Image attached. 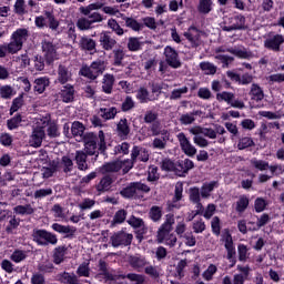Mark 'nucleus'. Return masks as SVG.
<instances>
[{
	"instance_id": "1",
	"label": "nucleus",
	"mask_w": 284,
	"mask_h": 284,
	"mask_svg": "<svg viewBox=\"0 0 284 284\" xmlns=\"http://www.w3.org/2000/svg\"><path fill=\"white\" fill-rule=\"evenodd\" d=\"M82 141L84 143V152L89 156H99V152H105V150H108L105 133H103V131H99L98 135L95 133L88 132L83 135Z\"/></svg>"
},
{
	"instance_id": "2",
	"label": "nucleus",
	"mask_w": 284,
	"mask_h": 284,
	"mask_svg": "<svg viewBox=\"0 0 284 284\" xmlns=\"http://www.w3.org/2000/svg\"><path fill=\"white\" fill-rule=\"evenodd\" d=\"M175 223L173 214H166L165 222L158 230V243H165L169 247H174L176 245V235L170 233L173 230Z\"/></svg>"
},
{
	"instance_id": "3",
	"label": "nucleus",
	"mask_w": 284,
	"mask_h": 284,
	"mask_svg": "<svg viewBox=\"0 0 284 284\" xmlns=\"http://www.w3.org/2000/svg\"><path fill=\"white\" fill-rule=\"evenodd\" d=\"M30 37V31L28 29H17L11 34V41L8 43L9 45V54H17L20 50L23 49V43L28 41V38Z\"/></svg>"
},
{
	"instance_id": "4",
	"label": "nucleus",
	"mask_w": 284,
	"mask_h": 284,
	"mask_svg": "<svg viewBox=\"0 0 284 284\" xmlns=\"http://www.w3.org/2000/svg\"><path fill=\"white\" fill-rule=\"evenodd\" d=\"M103 72H105V61L102 60L94 61L90 67L83 65L80 69L81 77H85V79H90V81H95Z\"/></svg>"
},
{
	"instance_id": "5",
	"label": "nucleus",
	"mask_w": 284,
	"mask_h": 284,
	"mask_svg": "<svg viewBox=\"0 0 284 284\" xmlns=\"http://www.w3.org/2000/svg\"><path fill=\"white\" fill-rule=\"evenodd\" d=\"M32 239L34 243L42 245L43 247H47V245H57V243H59L57 235L47 230H33Z\"/></svg>"
},
{
	"instance_id": "6",
	"label": "nucleus",
	"mask_w": 284,
	"mask_h": 284,
	"mask_svg": "<svg viewBox=\"0 0 284 284\" xmlns=\"http://www.w3.org/2000/svg\"><path fill=\"white\" fill-rule=\"evenodd\" d=\"M84 17L78 19L77 28L79 30H92L94 23H101L103 21V16L99 12L89 11V13H82Z\"/></svg>"
},
{
	"instance_id": "7",
	"label": "nucleus",
	"mask_w": 284,
	"mask_h": 284,
	"mask_svg": "<svg viewBox=\"0 0 284 284\" xmlns=\"http://www.w3.org/2000/svg\"><path fill=\"white\" fill-rule=\"evenodd\" d=\"M133 239H134V235H132V233H125V231H119L113 233V235L110 237V243L112 247H121V245H123L124 247H128V245H132Z\"/></svg>"
},
{
	"instance_id": "8",
	"label": "nucleus",
	"mask_w": 284,
	"mask_h": 284,
	"mask_svg": "<svg viewBox=\"0 0 284 284\" xmlns=\"http://www.w3.org/2000/svg\"><path fill=\"white\" fill-rule=\"evenodd\" d=\"M164 57L168 65H170V68H173L174 70H178V68H181V65H183V63L181 62V58L179 57V52L170 45L164 48Z\"/></svg>"
},
{
	"instance_id": "9",
	"label": "nucleus",
	"mask_w": 284,
	"mask_h": 284,
	"mask_svg": "<svg viewBox=\"0 0 284 284\" xmlns=\"http://www.w3.org/2000/svg\"><path fill=\"white\" fill-rule=\"evenodd\" d=\"M41 48L47 63H53L57 59V44L50 40H42Z\"/></svg>"
},
{
	"instance_id": "10",
	"label": "nucleus",
	"mask_w": 284,
	"mask_h": 284,
	"mask_svg": "<svg viewBox=\"0 0 284 284\" xmlns=\"http://www.w3.org/2000/svg\"><path fill=\"white\" fill-rule=\"evenodd\" d=\"M99 43L102 50H105V52H112L115 50L116 45H119L116 39H114V37H112L108 31L100 33Z\"/></svg>"
},
{
	"instance_id": "11",
	"label": "nucleus",
	"mask_w": 284,
	"mask_h": 284,
	"mask_svg": "<svg viewBox=\"0 0 284 284\" xmlns=\"http://www.w3.org/2000/svg\"><path fill=\"white\" fill-rule=\"evenodd\" d=\"M176 138L182 152H184L186 156H194L196 154V148L192 145V142H190V139H187L185 133L181 132L176 135Z\"/></svg>"
},
{
	"instance_id": "12",
	"label": "nucleus",
	"mask_w": 284,
	"mask_h": 284,
	"mask_svg": "<svg viewBox=\"0 0 284 284\" xmlns=\"http://www.w3.org/2000/svg\"><path fill=\"white\" fill-rule=\"evenodd\" d=\"M43 139H45V129L43 126H36L30 135L29 145L31 148H41Z\"/></svg>"
},
{
	"instance_id": "13",
	"label": "nucleus",
	"mask_w": 284,
	"mask_h": 284,
	"mask_svg": "<svg viewBox=\"0 0 284 284\" xmlns=\"http://www.w3.org/2000/svg\"><path fill=\"white\" fill-rule=\"evenodd\" d=\"M224 247L227 252L226 258L232 263L231 267H234L236 265V248L234 247V241L232 240V234L230 232H226V236L224 239Z\"/></svg>"
},
{
	"instance_id": "14",
	"label": "nucleus",
	"mask_w": 284,
	"mask_h": 284,
	"mask_svg": "<svg viewBox=\"0 0 284 284\" xmlns=\"http://www.w3.org/2000/svg\"><path fill=\"white\" fill-rule=\"evenodd\" d=\"M284 43V37L283 34H275L272 37H268L264 41V48L266 50H272L273 52H281V45Z\"/></svg>"
},
{
	"instance_id": "15",
	"label": "nucleus",
	"mask_w": 284,
	"mask_h": 284,
	"mask_svg": "<svg viewBox=\"0 0 284 284\" xmlns=\"http://www.w3.org/2000/svg\"><path fill=\"white\" fill-rule=\"evenodd\" d=\"M185 39L191 43L192 48H199L203 41H201V31L196 27H190L186 32H184Z\"/></svg>"
},
{
	"instance_id": "16",
	"label": "nucleus",
	"mask_w": 284,
	"mask_h": 284,
	"mask_svg": "<svg viewBox=\"0 0 284 284\" xmlns=\"http://www.w3.org/2000/svg\"><path fill=\"white\" fill-rule=\"evenodd\" d=\"M239 274L233 276V284H245V281H250V274L252 272V267L250 265H237Z\"/></svg>"
},
{
	"instance_id": "17",
	"label": "nucleus",
	"mask_w": 284,
	"mask_h": 284,
	"mask_svg": "<svg viewBox=\"0 0 284 284\" xmlns=\"http://www.w3.org/2000/svg\"><path fill=\"white\" fill-rule=\"evenodd\" d=\"M215 52L219 54L220 52H230V54H234V57H237L239 59H253L254 53L252 51L247 50H241V49H234V48H229L224 49L223 47H219L215 49Z\"/></svg>"
},
{
	"instance_id": "18",
	"label": "nucleus",
	"mask_w": 284,
	"mask_h": 284,
	"mask_svg": "<svg viewBox=\"0 0 284 284\" xmlns=\"http://www.w3.org/2000/svg\"><path fill=\"white\" fill-rule=\"evenodd\" d=\"M79 47L81 48V50L90 52L91 54H93V52H97V41L88 36L81 37L79 41Z\"/></svg>"
},
{
	"instance_id": "19",
	"label": "nucleus",
	"mask_w": 284,
	"mask_h": 284,
	"mask_svg": "<svg viewBox=\"0 0 284 284\" xmlns=\"http://www.w3.org/2000/svg\"><path fill=\"white\" fill-rule=\"evenodd\" d=\"M131 159H133L135 162L139 160L143 163H148V161H150V153H148V150L135 145L131 150Z\"/></svg>"
},
{
	"instance_id": "20",
	"label": "nucleus",
	"mask_w": 284,
	"mask_h": 284,
	"mask_svg": "<svg viewBox=\"0 0 284 284\" xmlns=\"http://www.w3.org/2000/svg\"><path fill=\"white\" fill-rule=\"evenodd\" d=\"M235 23L223 27L224 32H232L234 30H247V26H245V18L243 14H239L234 17Z\"/></svg>"
},
{
	"instance_id": "21",
	"label": "nucleus",
	"mask_w": 284,
	"mask_h": 284,
	"mask_svg": "<svg viewBox=\"0 0 284 284\" xmlns=\"http://www.w3.org/2000/svg\"><path fill=\"white\" fill-rule=\"evenodd\" d=\"M116 132L122 141H125L128 136H130V124L128 123V119L123 118L119 121L116 124Z\"/></svg>"
},
{
	"instance_id": "22",
	"label": "nucleus",
	"mask_w": 284,
	"mask_h": 284,
	"mask_svg": "<svg viewBox=\"0 0 284 284\" xmlns=\"http://www.w3.org/2000/svg\"><path fill=\"white\" fill-rule=\"evenodd\" d=\"M59 95L62 99L63 103H72V101H74V87L71 84L62 87Z\"/></svg>"
},
{
	"instance_id": "23",
	"label": "nucleus",
	"mask_w": 284,
	"mask_h": 284,
	"mask_svg": "<svg viewBox=\"0 0 284 284\" xmlns=\"http://www.w3.org/2000/svg\"><path fill=\"white\" fill-rule=\"evenodd\" d=\"M99 272L97 278H104L105 282L114 281V275L108 270V262L103 260L99 261Z\"/></svg>"
},
{
	"instance_id": "24",
	"label": "nucleus",
	"mask_w": 284,
	"mask_h": 284,
	"mask_svg": "<svg viewBox=\"0 0 284 284\" xmlns=\"http://www.w3.org/2000/svg\"><path fill=\"white\" fill-rule=\"evenodd\" d=\"M114 183V180H112V176L106 175L103 176L100 182L95 185L97 192L99 194H103V192H110L112 184Z\"/></svg>"
},
{
	"instance_id": "25",
	"label": "nucleus",
	"mask_w": 284,
	"mask_h": 284,
	"mask_svg": "<svg viewBox=\"0 0 284 284\" xmlns=\"http://www.w3.org/2000/svg\"><path fill=\"white\" fill-rule=\"evenodd\" d=\"M191 134H202L206 139H216V130L212 128L194 126L190 129Z\"/></svg>"
},
{
	"instance_id": "26",
	"label": "nucleus",
	"mask_w": 284,
	"mask_h": 284,
	"mask_svg": "<svg viewBox=\"0 0 284 284\" xmlns=\"http://www.w3.org/2000/svg\"><path fill=\"white\" fill-rule=\"evenodd\" d=\"M85 132V126L83 125V123L75 121L72 123L71 126V134L72 136H74L75 141H83V136H85V134H83Z\"/></svg>"
},
{
	"instance_id": "27",
	"label": "nucleus",
	"mask_w": 284,
	"mask_h": 284,
	"mask_svg": "<svg viewBox=\"0 0 284 284\" xmlns=\"http://www.w3.org/2000/svg\"><path fill=\"white\" fill-rule=\"evenodd\" d=\"M58 81L62 85H65V83H68V81H72V72H70V70H68V67H65L63 64H60L58 67Z\"/></svg>"
},
{
	"instance_id": "28",
	"label": "nucleus",
	"mask_w": 284,
	"mask_h": 284,
	"mask_svg": "<svg viewBox=\"0 0 284 284\" xmlns=\"http://www.w3.org/2000/svg\"><path fill=\"white\" fill-rule=\"evenodd\" d=\"M88 153L85 151H77L75 152V163L78 165V170L81 172H85L88 170Z\"/></svg>"
},
{
	"instance_id": "29",
	"label": "nucleus",
	"mask_w": 284,
	"mask_h": 284,
	"mask_svg": "<svg viewBox=\"0 0 284 284\" xmlns=\"http://www.w3.org/2000/svg\"><path fill=\"white\" fill-rule=\"evenodd\" d=\"M47 88H50V78L42 77V78H37L34 80L33 90L34 92H38V94H43Z\"/></svg>"
},
{
	"instance_id": "30",
	"label": "nucleus",
	"mask_w": 284,
	"mask_h": 284,
	"mask_svg": "<svg viewBox=\"0 0 284 284\" xmlns=\"http://www.w3.org/2000/svg\"><path fill=\"white\" fill-rule=\"evenodd\" d=\"M194 162L190 159H185L184 161H178V176H183L184 174H187L190 170H193Z\"/></svg>"
},
{
	"instance_id": "31",
	"label": "nucleus",
	"mask_w": 284,
	"mask_h": 284,
	"mask_svg": "<svg viewBox=\"0 0 284 284\" xmlns=\"http://www.w3.org/2000/svg\"><path fill=\"white\" fill-rule=\"evenodd\" d=\"M161 170L164 172H174L179 176V161L174 162L166 158L161 162Z\"/></svg>"
},
{
	"instance_id": "32",
	"label": "nucleus",
	"mask_w": 284,
	"mask_h": 284,
	"mask_svg": "<svg viewBox=\"0 0 284 284\" xmlns=\"http://www.w3.org/2000/svg\"><path fill=\"white\" fill-rule=\"evenodd\" d=\"M112 90H114V75L106 73L102 80V91L105 94H112Z\"/></svg>"
},
{
	"instance_id": "33",
	"label": "nucleus",
	"mask_w": 284,
	"mask_h": 284,
	"mask_svg": "<svg viewBox=\"0 0 284 284\" xmlns=\"http://www.w3.org/2000/svg\"><path fill=\"white\" fill-rule=\"evenodd\" d=\"M59 170H62L64 174H70L74 170V162L68 155L62 156L61 161L58 162Z\"/></svg>"
},
{
	"instance_id": "34",
	"label": "nucleus",
	"mask_w": 284,
	"mask_h": 284,
	"mask_svg": "<svg viewBox=\"0 0 284 284\" xmlns=\"http://www.w3.org/2000/svg\"><path fill=\"white\" fill-rule=\"evenodd\" d=\"M52 230L59 234H68L67 236H74V234H77V227L70 225L65 226L59 223H53Z\"/></svg>"
},
{
	"instance_id": "35",
	"label": "nucleus",
	"mask_w": 284,
	"mask_h": 284,
	"mask_svg": "<svg viewBox=\"0 0 284 284\" xmlns=\"http://www.w3.org/2000/svg\"><path fill=\"white\" fill-rule=\"evenodd\" d=\"M45 126H48L47 134L50 139H57V136L60 135L59 126L57 125V123L50 122V120H44L42 123V128L44 129Z\"/></svg>"
},
{
	"instance_id": "36",
	"label": "nucleus",
	"mask_w": 284,
	"mask_h": 284,
	"mask_svg": "<svg viewBox=\"0 0 284 284\" xmlns=\"http://www.w3.org/2000/svg\"><path fill=\"white\" fill-rule=\"evenodd\" d=\"M103 174H112L114 172H121V160L108 162L102 165Z\"/></svg>"
},
{
	"instance_id": "37",
	"label": "nucleus",
	"mask_w": 284,
	"mask_h": 284,
	"mask_svg": "<svg viewBox=\"0 0 284 284\" xmlns=\"http://www.w3.org/2000/svg\"><path fill=\"white\" fill-rule=\"evenodd\" d=\"M65 252H68V247L65 246H58L53 251V263L55 265H61L63 261H65Z\"/></svg>"
},
{
	"instance_id": "38",
	"label": "nucleus",
	"mask_w": 284,
	"mask_h": 284,
	"mask_svg": "<svg viewBox=\"0 0 284 284\" xmlns=\"http://www.w3.org/2000/svg\"><path fill=\"white\" fill-rule=\"evenodd\" d=\"M105 6V1L99 0L95 1L87 7H80L79 11L81 14H90V12H93V10H101Z\"/></svg>"
},
{
	"instance_id": "39",
	"label": "nucleus",
	"mask_w": 284,
	"mask_h": 284,
	"mask_svg": "<svg viewBox=\"0 0 284 284\" xmlns=\"http://www.w3.org/2000/svg\"><path fill=\"white\" fill-rule=\"evenodd\" d=\"M13 212L16 214H20L21 216H30L37 212V209L32 207V204L17 205L13 207Z\"/></svg>"
},
{
	"instance_id": "40",
	"label": "nucleus",
	"mask_w": 284,
	"mask_h": 284,
	"mask_svg": "<svg viewBox=\"0 0 284 284\" xmlns=\"http://www.w3.org/2000/svg\"><path fill=\"white\" fill-rule=\"evenodd\" d=\"M113 65L116 68L123 65V60L125 59V50L123 48L113 49Z\"/></svg>"
},
{
	"instance_id": "41",
	"label": "nucleus",
	"mask_w": 284,
	"mask_h": 284,
	"mask_svg": "<svg viewBox=\"0 0 284 284\" xmlns=\"http://www.w3.org/2000/svg\"><path fill=\"white\" fill-rule=\"evenodd\" d=\"M13 12L18 17L28 14V4H26V0H16L13 4Z\"/></svg>"
},
{
	"instance_id": "42",
	"label": "nucleus",
	"mask_w": 284,
	"mask_h": 284,
	"mask_svg": "<svg viewBox=\"0 0 284 284\" xmlns=\"http://www.w3.org/2000/svg\"><path fill=\"white\" fill-rule=\"evenodd\" d=\"M250 94H251L253 101L258 102V101H263V99H265V93L263 92V89L256 83L252 84Z\"/></svg>"
},
{
	"instance_id": "43",
	"label": "nucleus",
	"mask_w": 284,
	"mask_h": 284,
	"mask_svg": "<svg viewBox=\"0 0 284 284\" xmlns=\"http://www.w3.org/2000/svg\"><path fill=\"white\" fill-rule=\"evenodd\" d=\"M120 194L123 196V199H139L136 195L134 182H131L126 187L122 189Z\"/></svg>"
},
{
	"instance_id": "44",
	"label": "nucleus",
	"mask_w": 284,
	"mask_h": 284,
	"mask_svg": "<svg viewBox=\"0 0 284 284\" xmlns=\"http://www.w3.org/2000/svg\"><path fill=\"white\" fill-rule=\"evenodd\" d=\"M135 187V194L138 199H143V194H150L151 190L150 186L143 182H133Z\"/></svg>"
},
{
	"instance_id": "45",
	"label": "nucleus",
	"mask_w": 284,
	"mask_h": 284,
	"mask_svg": "<svg viewBox=\"0 0 284 284\" xmlns=\"http://www.w3.org/2000/svg\"><path fill=\"white\" fill-rule=\"evenodd\" d=\"M118 110L114 106L111 108H101L99 114L104 121H110V119H114L118 114Z\"/></svg>"
},
{
	"instance_id": "46",
	"label": "nucleus",
	"mask_w": 284,
	"mask_h": 284,
	"mask_svg": "<svg viewBox=\"0 0 284 284\" xmlns=\"http://www.w3.org/2000/svg\"><path fill=\"white\" fill-rule=\"evenodd\" d=\"M149 219L153 221V223H159L161 219H163V209L161 206H152L149 211Z\"/></svg>"
},
{
	"instance_id": "47",
	"label": "nucleus",
	"mask_w": 284,
	"mask_h": 284,
	"mask_svg": "<svg viewBox=\"0 0 284 284\" xmlns=\"http://www.w3.org/2000/svg\"><path fill=\"white\" fill-rule=\"evenodd\" d=\"M125 219H128V211L125 210H119L111 221V227H114L115 225H121V223H125Z\"/></svg>"
},
{
	"instance_id": "48",
	"label": "nucleus",
	"mask_w": 284,
	"mask_h": 284,
	"mask_svg": "<svg viewBox=\"0 0 284 284\" xmlns=\"http://www.w3.org/2000/svg\"><path fill=\"white\" fill-rule=\"evenodd\" d=\"M247 207H250V197H247V195H241L239 197V201L236 202V206H235L236 212H239L240 214H243V212H245Z\"/></svg>"
},
{
	"instance_id": "49",
	"label": "nucleus",
	"mask_w": 284,
	"mask_h": 284,
	"mask_svg": "<svg viewBox=\"0 0 284 284\" xmlns=\"http://www.w3.org/2000/svg\"><path fill=\"white\" fill-rule=\"evenodd\" d=\"M271 219H270V214H262L256 222V225L253 227H248L250 232H256L258 230H261V227H265V225H267V223H270Z\"/></svg>"
},
{
	"instance_id": "50",
	"label": "nucleus",
	"mask_w": 284,
	"mask_h": 284,
	"mask_svg": "<svg viewBox=\"0 0 284 284\" xmlns=\"http://www.w3.org/2000/svg\"><path fill=\"white\" fill-rule=\"evenodd\" d=\"M28 258V252L23 250H14L13 253L10 255V261L13 263H22Z\"/></svg>"
},
{
	"instance_id": "51",
	"label": "nucleus",
	"mask_w": 284,
	"mask_h": 284,
	"mask_svg": "<svg viewBox=\"0 0 284 284\" xmlns=\"http://www.w3.org/2000/svg\"><path fill=\"white\" fill-rule=\"evenodd\" d=\"M16 94L14 88L10 84H4L0 87V97L4 100H10Z\"/></svg>"
},
{
	"instance_id": "52",
	"label": "nucleus",
	"mask_w": 284,
	"mask_h": 284,
	"mask_svg": "<svg viewBox=\"0 0 284 284\" xmlns=\"http://www.w3.org/2000/svg\"><path fill=\"white\" fill-rule=\"evenodd\" d=\"M123 21H124L126 28L134 30V32H140V30H143V24L139 23V21H136V19H134V18L124 17Z\"/></svg>"
},
{
	"instance_id": "53",
	"label": "nucleus",
	"mask_w": 284,
	"mask_h": 284,
	"mask_svg": "<svg viewBox=\"0 0 284 284\" xmlns=\"http://www.w3.org/2000/svg\"><path fill=\"white\" fill-rule=\"evenodd\" d=\"M44 17L49 23V28L50 30H59V20H57V18L54 17V13H52L51 11H44Z\"/></svg>"
},
{
	"instance_id": "54",
	"label": "nucleus",
	"mask_w": 284,
	"mask_h": 284,
	"mask_svg": "<svg viewBox=\"0 0 284 284\" xmlns=\"http://www.w3.org/2000/svg\"><path fill=\"white\" fill-rule=\"evenodd\" d=\"M216 185H219V182L216 181L203 184L201 189V196L203 199H207L210 196V193L214 192V187H216Z\"/></svg>"
},
{
	"instance_id": "55",
	"label": "nucleus",
	"mask_w": 284,
	"mask_h": 284,
	"mask_svg": "<svg viewBox=\"0 0 284 284\" xmlns=\"http://www.w3.org/2000/svg\"><path fill=\"white\" fill-rule=\"evenodd\" d=\"M136 99L140 101V103H149V101H152V99H150V91H148L145 87H141L138 90Z\"/></svg>"
},
{
	"instance_id": "56",
	"label": "nucleus",
	"mask_w": 284,
	"mask_h": 284,
	"mask_svg": "<svg viewBox=\"0 0 284 284\" xmlns=\"http://www.w3.org/2000/svg\"><path fill=\"white\" fill-rule=\"evenodd\" d=\"M197 10L201 14H210L212 12V0H200Z\"/></svg>"
},
{
	"instance_id": "57",
	"label": "nucleus",
	"mask_w": 284,
	"mask_h": 284,
	"mask_svg": "<svg viewBox=\"0 0 284 284\" xmlns=\"http://www.w3.org/2000/svg\"><path fill=\"white\" fill-rule=\"evenodd\" d=\"M55 172H59V163L52 162L50 168H44L42 172L43 179H50L54 176Z\"/></svg>"
},
{
	"instance_id": "58",
	"label": "nucleus",
	"mask_w": 284,
	"mask_h": 284,
	"mask_svg": "<svg viewBox=\"0 0 284 284\" xmlns=\"http://www.w3.org/2000/svg\"><path fill=\"white\" fill-rule=\"evenodd\" d=\"M149 132H151L152 136H159L160 134L162 135L168 134L166 130H162L161 122H153L149 128Z\"/></svg>"
},
{
	"instance_id": "59",
	"label": "nucleus",
	"mask_w": 284,
	"mask_h": 284,
	"mask_svg": "<svg viewBox=\"0 0 284 284\" xmlns=\"http://www.w3.org/2000/svg\"><path fill=\"white\" fill-rule=\"evenodd\" d=\"M108 27L112 30V32L116 33L118 37H123V34H125V31L123 28H121V24H119V22H116L114 19H110L108 21Z\"/></svg>"
},
{
	"instance_id": "60",
	"label": "nucleus",
	"mask_w": 284,
	"mask_h": 284,
	"mask_svg": "<svg viewBox=\"0 0 284 284\" xmlns=\"http://www.w3.org/2000/svg\"><path fill=\"white\" fill-rule=\"evenodd\" d=\"M256 145L252 138H242L239 140L237 150H247V148H254Z\"/></svg>"
},
{
	"instance_id": "61",
	"label": "nucleus",
	"mask_w": 284,
	"mask_h": 284,
	"mask_svg": "<svg viewBox=\"0 0 284 284\" xmlns=\"http://www.w3.org/2000/svg\"><path fill=\"white\" fill-rule=\"evenodd\" d=\"M130 265L134 267V270H141V267H145V265H148V261L145 257L133 256L130 258Z\"/></svg>"
},
{
	"instance_id": "62",
	"label": "nucleus",
	"mask_w": 284,
	"mask_h": 284,
	"mask_svg": "<svg viewBox=\"0 0 284 284\" xmlns=\"http://www.w3.org/2000/svg\"><path fill=\"white\" fill-rule=\"evenodd\" d=\"M251 164L253 165V168H255V170H260V172H265V170H270L271 168L270 162H266L264 160L253 159L251 160Z\"/></svg>"
},
{
	"instance_id": "63",
	"label": "nucleus",
	"mask_w": 284,
	"mask_h": 284,
	"mask_svg": "<svg viewBox=\"0 0 284 284\" xmlns=\"http://www.w3.org/2000/svg\"><path fill=\"white\" fill-rule=\"evenodd\" d=\"M141 41H139V38H134L131 37L129 38V42H128V50L130 52H139V50H141Z\"/></svg>"
},
{
	"instance_id": "64",
	"label": "nucleus",
	"mask_w": 284,
	"mask_h": 284,
	"mask_svg": "<svg viewBox=\"0 0 284 284\" xmlns=\"http://www.w3.org/2000/svg\"><path fill=\"white\" fill-rule=\"evenodd\" d=\"M200 70L204 72L205 74H214L216 72V65L211 62H201L200 63Z\"/></svg>"
}]
</instances>
